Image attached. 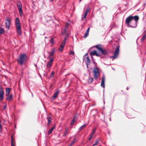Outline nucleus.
<instances>
[{
  "label": "nucleus",
  "instance_id": "2",
  "mask_svg": "<svg viewBox=\"0 0 146 146\" xmlns=\"http://www.w3.org/2000/svg\"><path fill=\"white\" fill-rule=\"evenodd\" d=\"M94 74V78L95 80L97 79L99 76V72L98 69L97 68H95L93 70Z\"/></svg>",
  "mask_w": 146,
  "mask_h": 146
},
{
  "label": "nucleus",
  "instance_id": "14",
  "mask_svg": "<svg viewBox=\"0 0 146 146\" xmlns=\"http://www.w3.org/2000/svg\"><path fill=\"white\" fill-rule=\"evenodd\" d=\"M16 27L18 34L19 35H21V26Z\"/></svg>",
  "mask_w": 146,
  "mask_h": 146
},
{
  "label": "nucleus",
  "instance_id": "42",
  "mask_svg": "<svg viewBox=\"0 0 146 146\" xmlns=\"http://www.w3.org/2000/svg\"><path fill=\"white\" fill-rule=\"evenodd\" d=\"M7 105H5V106H4L3 107V108L4 109H6V107H7Z\"/></svg>",
  "mask_w": 146,
  "mask_h": 146
},
{
  "label": "nucleus",
  "instance_id": "12",
  "mask_svg": "<svg viewBox=\"0 0 146 146\" xmlns=\"http://www.w3.org/2000/svg\"><path fill=\"white\" fill-rule=\"evenodd\" d=\"M90 55L92 56V55H96V56H100V55L97 53L96 50L91 51L90 53Z\"/></svg>",
  "mask_w": 146,
  "mask_h": 146
},
{
  "label": "nucleus",
  "instance_id": "11",
  "mask_svg": "<svg viewBox=\"0 0 146 146\" xmlns=\"http://www.w3.org/2000/svg\"><path fill=\"white\" fill-rule=\"evenodd\" d=\"M54 61V59L52 58L48 62H47L46 64V67L48 68H50L51 67Z\"/></svg>",
  "mask_w": 146,
  "mask_h": 146
},
{
  "label": "nucleus",
  "instance_id": "15",
  "mask_svg": "<svg viewBox=\"0 0 146 146\" xmlns=\"http://www.w3.org/2000/svg\"><path fill=\"white\" fill-rule=\"evenodd\" d=\"M59 93V91H56L54 94L53 96H52V99L53 100H54L55 98L57 97Z\"/></svg>",
  "mask_w": 146,
  "mask_h": 146
},
{
  "label": "nucleus",
  "instance_id": "34",
  "mask_svg": "<svg viewBox=\"0 0 146 146\" xmlns=\"http://www.w3.org/2000/svg\"><path fill=\"white\" fill-rule=\"evenodd\" d=\"M69 133L68 131H65V132L63 135L64 136H66V135Z\"/></svg>",
  "mask_w": 146,
  "mask_h": 146
},
{
  "label": "nucleus",
  "instance_id": "35",
  "mask_svg": "<svg viewBox=\"0 0 146 146\" xmlns=\"http://www.w3.org/2000/svg\"><path fill=\"white\" fill-rule=\"evenodd\" d=\"M54 74V71H53L52 72L50 76V77L51 78H52V77H53Z\"/></svg>",
  "mask_w": 146,
  "mask_h": 146
},
{
  "label": "nucleus",
  "instance_id": "22",
  "mask_svg": "<svg viewBox=\"0 0 146 146\" xmlns=\"http://www.w3.org/2000/svg\"><path fill=\"white\" fill-rule=\"evenodd\" d=\"M76 139L75 138L73 140L71 143L68 146H72V145H73L74 144L75 142L76 141Z\"/></svg>",
  "mask_w": 146,
  "mask_h": 146
},
{
  "label": "nucleus",
  "instance_id": "4",
  "mask_svg": "<svg viewBox=\"0 0 146 146\" xmlns=\"http://www.w3.org/2000/svg\"><path fill=\"white\" fill-rule=\"evenodd\" d=\"M96 47L102 53V54L106 55L107 54V51L105 49H103L101 46V45H97L96 46Z\"/></svg>",
  "mask_w": 146,
  "mask_h": 146
},
{
  "label": "nucleus",
  "instance_id": "31",
  "mask_svg": "<svg viewBox=\"0 0 146 146\" xmlns=\"http://www.w3.org/2000/svg\"><path fill=\"white\" fill-rule=\"evenodd\" d=\"M99 142V140L98 139H97L96 140V142L93 145V146H95V145H97L98 143Z\"/></svg>",
  "mask_w": 146,
  "mask_h": 146
},
{
  "label": "nucleus",
  "instance_id": "37",
  "mask_svg": "<svg viewBox=\"0 0 146 146\" xmlns=\"http://www.w3.org/2000/svg\"><path fill=\"white\" fill-rule=\"evenodd\" d=\"M68 34H67L64 37V39L66 40L68 37Z\"/></svg>",
  "mask_w": 146,
  "mask_h": 146
},
{
  "label": "nucleus",
  "instance_id": "25",
  "mask_svg": "<svg viewBox=\"0 0 146 146\" xmlns=\"http://www.w3.org/2000/svg\"><path fill=\"white\" fill-rule=\"evenodd\" d=\"M93 80V78L91 77H90L89 78L88 80V82L89 83H92Z\"/></svg>",
  "mask_w": 146,
  "mask_h": 146
},
{
  "label": "nucleus",
  "instance_id": "13",
  "mask_svg": "<svg viewBox=\"0 0 146 146\" xmlns=\"http://www.w3.org/2000/svg\"><path fill=\"white\" fill-rule=\"evenodd\" d=\"M105 77L104 75H103L102 78V81L101 84V86L102 87L104 88H105Z\"/></svg>",
  "mask_w": 146,
  "mask_h": 146
},
{
  "label": "nucleus",
  "instance_id": "10",
  "mask_svg": "<svg viewBox=\"0 0 146 146\" xmlns=\"http://www.w3.org/2000/svg\"><path fill=\"white\" fill-rule=\"evenodd\" d=\"M133 16H129L127 17L126 20V23L129 25L130 22L133 20Z\"/></svg>",
  "mask_w": 146,
  "mask_h": 146
},
{
  "label": "nucleus",
  "instance_id": "5",
  "mask_svg": "<svg viewBox=\"0 0 146 146\" xmlns=\"http://www.w3.org/2000/svg\"><path fill=\"white\" fill-rule=\"evenodd\" d=\"M119 52V47L118 46H117L115 48V51L114 52L113 56H111L110 58H113V60L116 58L118 55Z\"/></svg>",
  "mask_w": 146,
  "mask_h": 146
},
{
  "label": "nucleus",
  "instance_id": "8",
  "mask_svg": "<svg viewBox=\"0 0 146 146\" xmlns=\"http://www.w3.org/2000/svg\"><path fill=\"white\" fill-rule=\"evenodd\" d=\"M90 9L89 7H88L86 9V10L84 12L83 14V15L82 17V20L84 21L86 18V16L87 15L88 12L90 11Z\"/></svg>",
  "mask_w": 146,
  "mask_h": 146
},
{
  "label": "nucleus",
  "instance_id": "23",
  "mask_svg": "<svg viewBox=\"0 0 146 146\" xmlns=\"http://www.w3.org/2000/svg\"><path fill=\"white\" fill-rule=\"evenodd\" d=\"M64 46V45H62V44H61L59 48V50L61 51H62Z\"/></svg>",
  "mask_w": 146,
  "mask_h": 146
},
{
  "label": "nucleus",
  "instance_id": "44",
  "mask_svg": "<svg viewBox=\"0 0 146 146\" xmlns=\"http://www.w3.org/2000/svg\"><path fill=\"white\" fill-rule=\"evenodd\" d=\"M74 123V122H72H72H71V125H73V123Z\"/></svg>",
  "mask_w": 146,
  "mask_h": 146
},
{
  "label": "nucleus",
  "instance_id": "33",
  "mask_svg": "<svg viewBox=\"0 0 146 146\" xmlns=\"http://www.w3.org/2000/svg\"><path fill=\"white\" fill-rule=\"evenodd\" d=\"M66 40L64 39V40H63V42L62 43V45H65V43H66Z\"/></svg>",
  "mask_w": 146,
  "mask_h": 146
},
{
  "label": "nucleus",
  "instance_id": "21",
  "mask_svg": "<svg viewBox=\"0 0 146 146\" xmlns=\"http://www.w3.org/2000/svg\"><path fill=\"white\" fill-rule=\"evenodd\" d=\"M12 95H11L7 96V97L6 98V100H10L12 99Z\"/></svg>",
  "mask_w": 146,
  "mask_h": 146
},
{
  "label": "nucleus",
  "instance_id": "19",
  "mask_svg": "<svg viewBox=\"0 0 146 146\" xmlns=\"http://www.w3.org/2000/svg\"><path fill=\"white\" fill-rule=\"evenodd\" d=\"M85 61L86 64H87V66H88V64L90 62L89 58L88 57L86 58L85 59Z\"/></svg>",
  "mask_w": 146,
  "mask_h": 146
},
{
  "label": "nucleus",
  "instance_id": "45",
  "mask_svg": "<svg viewBox=\"0 0 146 146\" xmlns=\"http://www.w3.org/2000/svg\"><path fill=\"white\" fill-rule=\"evenodd\" d=\"M130 26L131 27H135L133 26Z\"/></svg>",
  "mask_w": 146,
  "mask_h": 146
},
{
  "label": "nucleus",
  "instance_id": "18",
  "mask_svg": "<svg viewBox=\"0 0 146 146\" xmlns=\"http://www.w3.org/2000/svg\"><path fill=\"white\" fill-rule=\"evenodd\" d=\"M133 20H134L135 21H134L135 23L136 24V26L137 25L136 22L139 19V18L137 16H133Z\"/></svg>",
  "mask_w": 146,
  "mask_h": 146
},
{
  "label": "nucleus",
  "instance_id": "32",
  "mask_svg": "<svg viewBox=\"0 0 146 146\" xmlns=\"http://www.w3.org/2000/svg\"><path fill=\"white\" fill-rule=\"evenodd\" d=\"M4 33V31L3 29L2 28H0V33Z\"/></svg>",
  "mask_w": 146,
  "mask_h": 146
},
{
  "label": "nucleus",
  "instance_id": "36",
  "mask_svg": "<svg viewBox=\"0 0 146 146\" xmlns=\"http://www.w3.org/2000/svg\"><path fill=\"white\" fill-rule=\"evenodd\" d=\"M74 53L73 51H71L70 52V55H74Z\"/></svg>",
  "mask_w": 146,
  "mask_h": 146
},
{
  "label": "nucleus",
  "instance_id": "6",
  "mask_svg": "<svg viewBox=\"0 0 146 146\" xmlns=\"http://www.w3.org/2000/svg\"><path fill=\"white\" fill-rule=\"evenodd\" d=\"M11 21L9 18L8 17L6 18V19L5 21V23L6 25V27L7 29V31L9 30L10 27V24Z\"/></svg>",
  "mask_w": 146,
  "mask_h": 146
},
{
  "label": "nucleus",
  "instance_id": "3",
  "mask_svg": "<svg viewBox=\"0 0 146 146\" xmlns=\"http://www.w3.org/2000/svg\"><path fill=\"white\" fill-rule=\"evenodd\" d=\"M17 5L19 14L21 16H22L23 13L22 10V3L20 1H18L17 2Z\"/></svg>",
  "mask_w": 146,
  "mask_h": 146
},
{
  "label": "nucleus",
  "instance_id": "39",
  "mask_svg": "<svg viewBox=\"0 0 146 146\" xmlns=\"http://www.w3.org/2000/svg\"><path fill=\"white\" fill-rule=\"evenodd\" d=\"M69 129V128L68 127H66L65 128V131H68V130Z\"/></svg>",
  "mask_w": 146,
  "mask_h": 146
},
{
  "label": "nucleus",
  "instance_id": "40",
  "mask_svg": "<svg viewBox=\"0 0 146 146\" xmlns=\"http://www.w3.org/2000/svg\"><path fill=\"white\" fill-rule=\"evenodd\" d=\"M92 137V136H91V135H90V137L88 138V140L89 141H90Z\"/></svg>",
  "mask_w": 146,
  "mask_h": 146
},
{
  "label": "nucleus",
  "instance_id": "41",
  "mask_svg": "<svg viewBox=\"0 0 146 146\" xmlns=\"http://www.w3.org/2000/svg\"><path fill=\"white\" fill-rule=\"evenodd\" d=\"M51 42L52 43V44H53L54 43V42L53 40V39L52 38L51 39Z\"/></svg>",
  "mask_w": 146,
  "mask_h": 146
},
{
  "label": "nucleus",
  "instance_id": "49",
  "mask_svg": "<svg viewBox=\"0 0 146 146\" xmlns=\"http://www.w3.org/2000/svg\"><path fill=\"white\" fill-rule=\"evenodd\" d=\"M91 57H92V59L93 58V57H92V56H91Z\"/></svg>",
  "mask_w": 146,
  "mask_h": 146
},
{
  "label": "nucleus",
  "instance_id": "48",
  "mask_svg": "<svg viewBox=\"0 0 146 146\" xmlns=\"http://www.w3.org/2000/svg\"><path fill=\"white\" fill-rule=\"evenodd\" d=\"M82 0H79V1L80 2Z\"/></svg>",
  "mask_w": 146,
  "mask_h": 146
},
{
  "label": "nucleus",
  "instance_id": "24",
  "mask_svg": "<svg viewBox=\"0 0 146 146\" xmlns=\"http://www.w3.org/2000/svg\"><path fill=\"white\" fill-rule=\"evenodd\" d=\"M11 146H15L14 142L13 141V135H12L11 136Z\"/></svg>",
  "mask_w": 146,
  "mask_h": 146
},
{
  "label": "nucleus",
  "instance_id": "29",
  "mask_svg": "<svg viewBox=\"0 0 146 146\" xmlns=\"http://www.w3.org/2000/svg\"><path fill=\"white\" fill-rule=\"evenodd\" d=\"M54 127H53L52 128H51L48 131V133L49 134H50L52 131H53L54 129Z\"/></svg>",
  "mask_w": 146,
  "mask_h": 146
},
{
  "label": "nucleus",
  "instance_id": "27",
  "mask_svg": "<svg viewBox=\"0 0 146 146\" xmlns=\"http://www.w3.org/2000/svg\"><path fill=\"white\" fill-rule=\"evenodd\" d=\"M87 125V124H84V125H83L82 126H81L80 128H79V130H81V129H83V128H84Z\"/></svg>",
  "mask_w": 146,
  "mask_h": 146
},
{
  "label": "nucleus",
  "instance_id": "46",
  "mask_svg": "<svg viewBox=\"0 0 146 146\" xmlns=\"http://www.w3.org/2000/svg\"><path fill=\"white\" fill-rule=\"evenodd\" d=\"M53 0H50V1H53Z\"/></svg>",
  "mask_w": 146,
  "mask_h": 146
},
{
  "label": "nucleus",
  "instance_id": "38",
  "mask_svg": "<svg viewBox=\"0 0 146 146\" xmlns=\"http://www.w3.org/2000/svg\"><path fill=\"white\" fill-rule=\"evenodd\" d=\"M65 33H66V29H64V31L62 32V35H65Z\"/></svg>",
  "mask_w": 146,
  "mask_h": 146
},
{
  "label": "nucleus",
  "instance_id": "20",
  "mask_svg": "<svg viewBox=\"0 0 146 146\" xmlns=\"http://www.w3.org/2000/svg\"><path fill=\"white\" fill-rule=\"evenodd\" d=\"M10 92V89L9 88H6V93L7 96H8Z\"/></svg>",
  "mask_w": 146,
  "mask_h": 146
},
{
  "label": "nucleus",
  "instance_id": "47",
  "mask_svg": "<svg viewBox=\"0 0 146 146\" xmlns=\"http://www.w3.org/2000/svg\"><path fill=\"white\" fill-rule=\"evenodd\" d=\"M128 88H127V90H128Z\"/></svg>",
  "mask_w": 146,
  "mask_h": 146
},
{
  "label": "nucleus",
  "instance_id": "26",
  "mask_svg": "<svg viewBox=\"0 0 146 146\" xmlns=\"http://www.w3.org/2000/svg\"><path fill=\"white\" fill-rule=\"evenodd\" d=\"M146 37V34H144L142 37L141 39V41L142 42H143L145 39Z\"/></svg>",
  "mask_w": 146,
  "mask_h": 146
},
{
  "label": "nucleus",
  "instance_id": "43",
  "mask_svg": "<svg viewBox=\"0 0 146 146\" xmlns=\"http://www.w3.org/2000/svg\"><path fill=\"white\" fill-rule=\"evenodd\" d=\"M75 118H74L72 120V121L73 122H74L75 121Z\"/></svg>",
  "mask_w": 146,
  "mask_h": 146
},
{
  "label": "nucleus",
  "instance_id": "1",
  "mask_svg": "<svg viewBox=\"0 0 146 146\" xmlns=\"http://www.w3.org/2000/svg\"><path fill=\"white\" fill-rule=\"evenodd\" d=\"M27 58V56L25 54H20L17 59L18 63L20 65H23L25 62Z\"/></svg>",
  "mask_w": 146,
  "mask_h": 146
},
{
  "label": "nucleus",
  "instance_id": "28",
  "mask_svg": "<svg viewBox=\"0 0 146 146\" xmlns=\"http://www.w3.org/2000/svg\"><path fill=\"white\" fill-rule=\"evenodd\" d=\"M51 118L49 117H47V119H48V124L49 125L50 124V123L51 121Z\"/></svg>",
  "mask_w": 146,
  "mask_h": 146
},
{
  "label": "nucleus",
  "instance_id": "16",
  "mask_svg": "<svg viewBox=\"0 0 146 146\" xmlns=\"http://www.w3.org/2000/svg\"><path fill=\"white\" fill-rule=\"evenodd\" d=\"M20 21L18 18H16L15 20V26L16 27L20 26Z\"/></svg>",
  "mask_w": 146,
  "mask_h": 146
},
{
  "label": "nucleus",
  "instance_id": "17",
  "mask_svg": "<svg viewBox=\"0 0 146 146\" xmlns=\"http://www.w3.org/2000/svg\"><path fill=\"white\" fill-rule=\"evenodd\" d=\"M90 28L89 27L88 28L87 30L86 31L85 34L84 35V38H86L89 35V33L90 30Z\"/></svg>",
  "mask_w": 146,
  "mask_h": 146
},
{
  "label": "nucleus",
  "instance_id": "9",
  "mask_svg": "<svg viewBox=\"0 0 146 146\" xmlns=\"http://www.w3.org/2000/svg\"><path fill=\"white\" fill-rule=\"evenodd\" d=\"M4 92L3 90V88L0 86V100L2 101L3 98Z\"/></svg>",
  "mask_w": 146,
  "mask_h": 146
},
{
  "label": "nucleus",
  "instance_id": "7",
  "mask_svg": "<svg viewBox=\"0 0 146 146\" xmlns=\"http://www.w3.org/2000/svg\"><path fill=\"white\" fill-rule=\"evenodd\" d=\"M55 48H53L51 49V50L50 52H48V53L49 55L47 56V59H50L52 56L54 55V54L55 53Z\"/></svg>",
  "mask_w": 146,
  "mask_h": 146
},
{
  "label": "nucleus",
  "instance_id": "30",
  "mask_svg": "<svg viewBox=\"0 0 146 146\" xmlns=\"http://www.w3.org/2000/svg\"><path fill=\"white\" fill-rule=\"evenodd\" d=\"M96 130V128H94L92 132L91 133L90 135H91V136H92L94 134Z\"/></svg>",
  "mask_w": 146,
  "mask_h": 146
}]
</instances>
